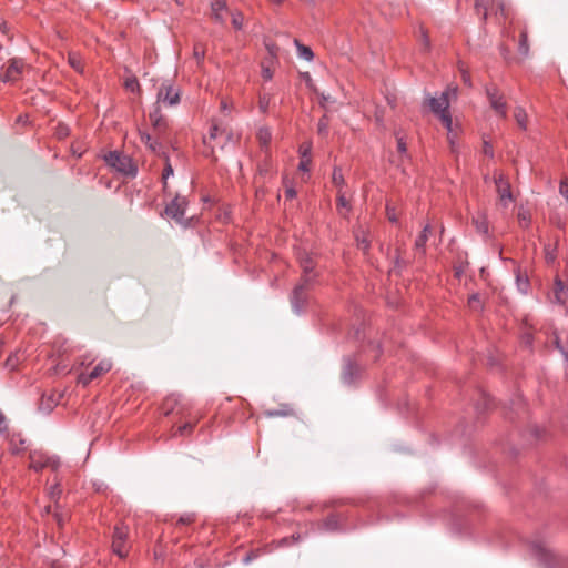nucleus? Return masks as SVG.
Masks as SVG:
<instances>
[{"label":"nucleus","mask_w":568,"mask_h":568,"mask_svg":"<svg viewBox=\"0 0 568 568\" xmlns=\"http://www.w3.org/2000/svg\"><path fill=\"white\" fill-rule=\"evenodd\" d=\"M26 64L23 60L13 58L9 60L8 64L3 68L0 78L3 82H16L20 79Z\"/></svg>","instance_id":"20e7f679"},{"label":"nucleus","mask_w":568,"mask_h":568,"mask_svg":"<svg viewBox=\"0 0 568 568\" xmlns=\"http://www.w3.org/2000/svg\"><path fill=\"white\" fill-rule=\"evenodd\" d=\"M337 206L341 214H344L342 210H345L346 212L349 211V203L343 190L337 191Z\"/></svg>","instance_id":"b1692460"},{"label":"nucleus","mask_w":568,"mask_h":568,"mask_svg":"<svg viewBox=\"0 0 568 568\" xmlns=\"http://www.w3.org/2000/svg\"><path fill=\"white\" fill-rule=\"evenodd\" d=\"M149 119L151 121L152 126L156 131H162L166 126V122L161 115L160 106L155 104L154 110L150 112Z\"/></svg>","instance_id":"ddd939ff"},{"label":"nucleus","mask_w":568,"mask_h":568,"mask_svg":"<svg viewBox=\"0 0 568 568\" xmlns=\"http://www.w3.org/2000/svg\"><path fill=\"white\" fill-rule=\"evenodd\" d=\"M8 429L7 418L3 413L0 410V433L6 432Z\"/></svg>","instance_id":"c03bdc74"},{"label":"nucleus","mask_w":568,"mask_h":568,"mask_svg":"<svg viewBox=\"0 0 568 568\" xmlns=\"http://www.w3.org/2000/svg\"><path fill=\"white\" fill-rule=\"evenodd\" d=\"M141 141L153 152L159 151V144L158 142L149 134V133H141L140 134Z\"/></svg>","instance_id":"4be33fe9"},{"label":"nucleus","mask_w":568,"mask_h":568,"mask_svg":"<svg viewBox=\"0 0 568 568\" xmlns=\"http://www.w3.org/2000/svg\"><path fill=\"white\" fill-rule=\"evenodd\" d=\"M463 81L465 83H468L469 82V75L466 73V72H463Z\"/></svg>","instance_id":"603ef678"},{"label":"nucleus","mask_w":568,"mask_h":568,"mask_svg":"<svg viewBox=\"0 0 568 568\" xmlns=\"http://www.w3.org/2000/svg\"><path fill=\"white\" fill-rule=\"evenodd\" d=\"M300 264H301V267H302L303 273H304L303 278H310L311 280V276L308 274L314 270V266H315L313 257L310 254L304 253L300 257Z\"/></svg>","instance_id":"2eb2a0df"},{"label":"nucleus","mask_w":568,"mask_h":568,"mask_svg":"<svg viewBox=\"0 0 568 568\" xmlns=\"http://www.w3.org/2000/svg\"><path fill=\"white\" fill-rule=\"evenodd\" d=\"M141 141L153 152L159 151V144L158 142L149 134V133H141L140 134Z\"/></svg>","instance_id":"5701e85b"},{"label":"nucleus","mask_w":568,"mask_h":568,"mask_svg":"<svg viewBox=\"0 0 568 568\" xmlns=\"http://www.w3.org/2000/svg\"><path fill=\"white\" fill-rule=\"evenodd\" d=\"M516 283L518 286V290L521 293H526L529 286L528 278L526 276L520 275L519 273L516 275Z\"/></svg>","instance_id":"cd10ccee"},{"label":"nucleus","mask_w":568,"mask_h":568,"mask_svg":"<svg viewBox=\"0 0 568 568\" xmlns=\"http://www.w3.org/2000/svg\"><path fill=\"white\" fill-rule=\"evenodd\" d=\"M495 184L499 197V203L503 206H507L514 201L509 181L505 179L503 173H499L495 175Z\"/></svg>","instance_id":"39448f33"},{"label":"nucleus","mask_w":568,"mask_h":568,"mask_svg":"<svg viewBox=\"0 0 568 568\" xmlns=\"http://www.w3.org/2000/svg\"><path fill=\"white\" fill-rule=\"evenodd\" d=\"M50 466L53 469L58 467V463L50 457L44 456L42 453L34 452L30 454V467L34 470H40L43 467Z\"/></svg>","instance_id":"6e6552de"},{"label":"nucleus","mask_w":568,"mask_h":568,"mask_svg":"<svg viewBox=\"0 0 568 568\" xmlns=\"http://www.w3.org/2000/svg\"><path fill=\"white\" fill-rule=\"evenodd\" d=\"M268 105H270V98L263 95L260 98V101H258V108L261 110V112L265 113L268 109Z\"/></svg>","instance_id":"e433bc0d"},{"label":"nucleus","mask_w":568,"mask_h":568,"mask_svg":"<svg viewBox=\"0 0 568 568\" xmlns=\"http://www.w3.org/2000/svg\"><path fill=\"white\" fill-rule=\"evenodd\" d=\"M310 150H311V146H310V145L305 146V148L303 149V151H302V154H305V158H310V156H308Z\"/></svg>","instance_id":"3c124183"},{"label":"nucleus","mask_w":568,"mask_h":568,"mask_svg":"<svg viewBox=\"0 0 568 568\" xmlns=\"http://www.w3.org/2000/svg\"><path fill=\"white\" fill-rule=\"evenodd\" d=\"M397 149L399 152L404 153L406 151V144L402 138H397Z\"/></svg>","instance_id":"49530a36"},{"label":"nucleus","mask_w":568,"mask_h":568,"mask_svg":"<svg viewBox=\"0 0 568 568\" xmlns=\"http://www.w3.org/2000/svg\"><path fill=\"white\" fill-rule=\"evenodd\" d=\"M243 24H244V17L241 12H233L232 13V26L237 29V30H241L243 28Z\"/></svg>","instance_id":"c85d7f7f"},{"label":"nucleus","mask_w":568,"mask_h":568,"mask_svg":"<svg viewBox=\"0 0 568 568\" xmlns=\"http://www.w3.org/2000/svg\"><path fill=\"white\" fill-rule=\"evenodd\" d=\"M4 343L3 338L0 336V346H2Z\"/></svg>","instance_id":"6e6d98bb"},{"label":"nucleus","mask_w":568,"mask_h":568,"mask_svg":"<svg viewBox=\"0 0 568 568\" xmlns=\"http://www.w3.org/2000/svg\"><path fill=\"white\" fill-rule=\"evenodd\" d=\"M172 174H173V169H172L169 160L165 158V168L163 171V179L166 180Z\"/></svg>","instance_id":"a19ab883"},{"label":"nucleus","mask_w":568,"mask_h":568,"mask_svg":"<svg viewBox=\"0 0 568 568\" xmlns=\"http://www.w3.org/2000/svg\"><path fill=\"white\" fill-rule=\"evenodd\" d=\"M180 101V89L175 87L170 80L161 83L156 94V105H175Z\"/></svg>","instance_id":"f03ea898"},{"label":"nucleus","mask_w":568,"mask_h":568,"mask_svg":"<svg viewBox=\"0 0 568 568\" xmlns=\"http://www.w3.org/2000/svg\"><path fill=\"white\" fill-rule=\"evenodd\" d=\"M428 232H429V225H426L423 230V232L420 233V235L416 239L415 241V250L417 252H422L424 253V247H425V244L427 242V239H428Z\"/></svg>","instance_id":"6ab92c4d"},{"label":"nucleus","mask_w":568,"mask_h":568,"mask_svg":"<svg viewBox=\"0 0 568 568\" xmlns=\"http://www.w3.org/2000/svg\"><path fill=\"white\" fill-rule=\"evenodd\" d=\"M387 217L390 222H396L398 220V215L394 207L387 206Z\"/></svg>","instance_id":"79ce46f5"},{"label":"nucleus","mask_w":568,"mask_h":568,"mask_svg":"<svg viewBox=\"0 0 568 568\" xmlns=\"http://www.w3.org/2000/svg\"><path fill=\"white\" fill-rule=\"evenodd\" d=\"M566 298H567V287L559 278H557L555 281V285H554V290H552V300L556 303L562 304V303H565Z\"/></svg>","instance_id":"f8f14e48"},{"label":"nucleus","mask_w":568,"mask_h":568,"mask_svg":"<svg viewBox=\"0 0 568 568\" xmlns=\"http://www.w3.org/2000/svg\"><path fill=\"white\" fill-rule=\"evenodd\" d=\"M193 55L196 59L197 63H200L203 60L204 55H205V48H204V45L201 44V43H196L194 45Z\"/></svg>","instance_id":"7c9ffc66"},{"label":"nucleus","mask_w":568,"mask_h":568,"mask_svg":"<svg viewBox=\"0 0 568 568\" xmlns=\"http://www.w3.org/2000/svg\"><path fill=\"white\" fill-rule=\"evenodd\" d=\"M487 97L491 109L501 118L507 115V103L504 95L498 91L497 88H487Z\"/></svg>","instance_id":"423d86ee"},{"label":"nucleus","mask_w":568,"mask_h":568,"mask_svg":"<svg viewBox=\"0 0 568 568\" xmlns=\"http://www.w3.org/2000/svg\"><path fill=\"white\" fill-rule=\"evenodd\" d=\"M469 305L470 307L473 308H478L479 307V298L477 295H473L469 300Z\"/></svg>","instance_id":"a18cd8bd"},{"label":"nucleus","mask_w":568,"mask_h":568,"mask_svg":"<svg viewBox=\"0 0 568 568\" xmlns=\"http://www.w3.org/2000/svg\"><path fill=\"white\" fill-rule=\"evenodd\" d=\"M105 161L109 165L125 175L133 176L136 173V166L126 155H122L118 152H110L108 155H105Z\"/></svg>","instance_id":"7ed1b4c3"},{"label":"nucleus","mask_w":568,"mask_h":568,"mask_svg":"<svg viewBox=\"0 0 568 568\" xmlns=\"http://www.w3.org/2000/svg\"><path fill=\"white\" fill-rule=\"evenodd\" d=\"M211 9H212V18L216 22L223 24L225 22L223 11H225L227 9L226 0H213V2L211 4Z\"/></svg>","instance_id":"9b49d317"},{"label":"nucleus","mask_w":568,"mask_h":568,"mask_svg":"<svg viewBox=\"0 0 568 568\" xmlns=\"http://www.w3.org/2000/svg\"><path fill=\"white\" fill-rule=\"evenodd\" d=\"M112 368V363L108 359L101 361L91 372V377L98 378L106 374Z\"/></svg>","instance_id":"dca6fc26"},{"label":"nucleus","mask_w":568,"mask_h":568,"mask_svg":"<svg viewBox=\"0 0 568 568\" xmlns=\"http://www.w3.org/2000/svg\"><path fill=\"white\" fill-rule=\"evenodd\" d=\"M196 568H202V566L199 565V566H196Z\"/></svg>","instance_id":"4d7b16f0"},{"label":"nucleus","mask_w":568,"mask_h":568,"mask_svg":"<svg viewBox=\"0 0 568 568\" xmlns=\"http://www.w3.org/2000/svg\"><path fill=\"white\" fill-rule=\"evenodd\" d=\"M356 241H357V246L363 251V252H366L369 244H368V241L365 236L364 233H362V235L357 234L356 235Z\"/></svg>","instance_id":"473e14b6"},{"label":"nucleus","mask_w":568,"mask_h":568,"mask_svg":"<svg viewBox=\"0 0 568 568\" xmlns=\"http://www.w3.org/2000/svg\"><path fill=\"white\" fill-rule=\"evenodd\" d=\"M310 164H311V159L305 158V154H302L298 169L306 172L310 169Z\"/></svg>","instance_id":"4c0bfd02"},{"label":"nucleus","mask_w":568,"mask_h":568,"mask_svg":"<svg viewBox=\"0 0 568 568\" xmlns=\"http://www.w3.org/2000/svg\"><path fill=\"white\" fill-rule=\"evenodd\" d=\"M262 77L264 78V80L268 81L272 79L273 77V70L271 69L270 65H263L262 67Z\"/></svg>","instance_id":"ea45409f"},{"label":"nucleus","mask_w":568,"mask_h":568,"mask_svg":"<svg viewBox=\"0 0 568 568\" xmlns=\"http://www.w3.org/2000/svg\"><path fill=\"white\" fill-rule=\"evenodd\" d=\"M556 343H557V347L560 349V352L564 354V356H565L566 358H568V349H564V348L559 345V342H558V341H556Z\"/></svg>","instance_id":"8fccbe9b"},{"label":"nucleus","mask_w":568,"mask_h":568,"mask_svg":"<svg viewBox=\"0 0 568 568\" xmlns=\"http://www.w3.org/2000/svg\"><path fill=\"white\" fill-rule=\"evenodd\" d=\"M272 1H273L274 3H277V4H280V3H282V2H283V0H272Z\"/></svg>","instance_id":"5fc2aeb1"},{"label":"nucleus","mask_w":568,"mask_h":568,"mask_svg":"<svg viewBox=\"0 0 568 568\" xmlns=\"http://www.w3.org/2000/svg\"><path fill=\"white\" fill-rule=\"evenodd\" d=\"M125 88L132 92H135L140 89V84L135 78H130L125 80Z\"/></svg>","instance_id":"f704fd0d"},{"label":"nucleus","mask_w":568,"mask_h":568,"mask_svg":"<svg viewBox=\"0 0 568 568\" xmlns=\"http://www.w3.org/2000/svg\"><path fill=\"white\" fill-rule=\"evenodd\" d=\"M174 1L179 3V0H174Z\"/></svg>","instance_id":"13d9d810"},{"label":"nucleus","mask_w":568,"mask_h":568,"mask_svg":"<svg viewBox=\"0 0 568 568\" xmlns=\"http://www.w3.org/2000/svg\"><path fill=\"white\" fill-rule=\"evenodd\" d=\"M265 414L268 417H277V416H287L288 412H284V410H267Z\"/></svg>","instance_id":"37998d69"},{"label":"nucleus","mask_w":568,"mask_h":568,"mask_svg":"<svg viewBox=\"0 0 568 568\" xmlns=\"http://www.w3.org/2000/svg\"><path fill=\"white\" fill-rule=\"evenodd\" d=\"M69 63L74 70L82 72V70H83L82 61L78 55L70 54Z\"/></svg>","instance_id":"2f4dec72"},{"label":"nucleus","mask_w":568,"mask_h":568,"mask_svg":"<svg viewBox=\"0 0 568 568\" xmlns=\"http://www.w3.org/2000/svg\"><path fill=\"white\" fill-rule=\"evenodd\" d=\"M458 124H454L452 122V131L449 129H447V139L452 145V148L454 149V145H455V140L457 139L458 136Z\"/></svg>","instance_id":"c756f323"},{"label":"nucleus","mask_w":568,"mask_h":568,"mask_svg":"<svg viewBox=\"0 0 568 568\" xmlns=\"http://www.w3.org/2000/svg\"><path fill=\"white\" fill-rule=\"evenodd\" d=\"M271 131L267 128H261L257 132V139L263 145H267L271 141Z\"/></svg>","instance_id":"bb28decb"},{"label":"nucleus","mask_w":568,"mask_h":568,"mask_svg":"<svg viewBox=\"0 0 568 568\" xmlns=\"http://www.w3.org/2000/svg\"><path fill=\"white\" fill-rule=\"evenodd\" d=\"M458 88L450 85L448 87L438 98H430L428 104L430 110L437 114L446 129L452 131V116L448 112V108L452 101L457 99Z\"/></svg>","instance_id":"f257e3e1"},{"label":"nucleus","mask_w":568,"mask_h":568,"mask_svg":"<svg viewBox=\"0 0 568 568\" xmlns=\"http://www.w3.org/2000/svg\"><path fill=\"white\" fill-rule=\"evenodd\" d=\"M308 284H310V278H303L302 283L298 284L293 291L292 304H293L294 308L297 311L303 306V304L306 300L305 291H306V287Z\"/></svg>","instance_id":"9d476101"},{"label":"nucleus","mask_w":568,"mask_h":568,"mask_svg":"<svg viewBox=\"0 0 568 568\" xmlns=\"http://www.w3.org/2000/svg\"><path fill=\"white\" fill-rule=\"evenodd\" d=\"M193 428V426L189 423L182 425V426H179L174 432H173V436H184L186 433H190L191 429Z\"/></svg>","instance_id":"72a5a7b5"},{"label":"nucleus","mask_w":568,"mask_h":568,"mask_svg":"<svg viewBox=\"0 0 568 568\" xmlns=\"http://www.w3.org/2000/svg\"><path fill=\"white\" fill-rule=\"evenodd\" d=\"M519 52L526 57L528 54V51H529V47H528V39H527V33L525 31H523L520 33V39H519Z\"/></svg>","instance_id":"a878e982"},{"label":"nucleus","mask_w":568,"mask_h":568,"mask_svg":"<svg viewBox=\"0 0 568 568\" xmlns=\"http://www.w3.org/2000/svg\"><path fill=\"white\" fill-rule=\"evenodd\" d=\"M517 217L521 227H527L529 225L531 216L527 209L520 206L517 213Z\"/></svg>","instance_id":"412c9836"},{"label":"nucleus","mask_w":568,"mask_h":568,"mask_svg":"<svg viewBox=\"0 0 568 568\" xmlns=\"http://www.w3.org/2000/svg\"><path fill=\"white\" fill-rule=\"evenodd\" d=\"M476 6H477L478 10H480V8H483V10H484V18L487 17L489 10H491V11L496 10V12L500 11L501 14L506 13L505 3H504L503 0H498L496 2V8H495V2L489 8L485 0H477V4Z\"/></svg>","instance_id":"4468645a"},{"label":"nucleus","mask_w":568,"mask_h":568,"mask_svg":"<svg viewBox=\"0 0 568 568\" xmlns=\"http://www.w3.org/2000/svg\"><path fill=\"white\" fill-rule=\"evenodd\" d=\"M285 193L286 196L290 199H293L295 196V191L293 189H287Z\"/></svg>","instance_id":"09e8293b"},{"label":"nucleus","mask_w":568,"mask_h":568,"mask_svg":"<svg viewBox=\"0 0 568 568\" xmlns=\"http://www.w3.org/2000/svg\"><path fill=\"white\" fill-rule=\"evenodd\" d=\"M332 182L335 187L338 190H343V185L345 183L344 176L342 174L341 169L335 168L333 171Z\"/></svg>","instance_id":"393cba45"},{"label":"nucleus","mask_w":568,"mask_h":568,"mask_svg":"<svg viewBox=\"0 0 568 568\" xmlns=\"http://www.w3.org/2000/svg\"><path fill=\"white\" fill-rule=\"evenodd\" d=\"M186 207V200L182 196H175L171 203L166 206L165 213L168 216L174 219L181 223L184 219V212Z\"/></svg>","instance_id":"0eeeda50"},{"label":"nucleus","mask_w":568,"mask_h":568,"mask_svg":"<svg viewBox=\"0 0 568 568\" xmlns=\"http://www.w3.org/2000/svg\"><path fill=\"white\" fill-rule=\"evenodd\" d=\"M473 223L479 233L486 234L488 232V222L483 213L478 212L477 215L473 217Z\"/></svg>","instance_id":"f3484780"},{"label":"nucleus","mask_w":568,"mask_h":568,"mask_svg":"<svg viewBox=\"0 0 568 568\" xmlns=\"http://www.w3.org/2000/svg\"><path fill=\"white\" fill-rule=\"evenodd\" d=\"M300 54L305 60H311L313 58V52L308 47L305 45H298Z\"/></svg>","instance_id":"c9c22d12"},{"label":"nucleus","mask_w":568,"mask_h":568,"mask_svg":"<svg viewBox=\"0 0 568 568\" xmlns=\"http://www.w3.org/2000/svg\"><path fill=\"white\" fill-rule=\"evenodd\" d=\"M327 128V122L325 119H322L318 123V131L320 133H323Z\"/></svg>","instance_id":"de8ad7c7"},{"label":"nucleus","mask_w":568,"mask_h":568,"mask_svg":"<svg viewBox=\"0 0 568 568\" xmlns=\"http://www.w3.org/2000/svg\"><path fill=\"white\" fill-rule=\"evenodd\" d=\"M93 379H94V377H91V373L90 374H80L78 377L79 384H81L83 386H87Z\"/></svg>","instance_id":"58836bf2"},{"label":"nucleus","mask_w":568,"mask_h":568,"mask_svg":"<svg viewBox=\"0 0 568 568\" xmlns=\"http://www.w3.org/2000/svg\"><path fill=\"white\" fill-rule=\"evenodd\" d=\"M126 539V531L122 528L116 527L113 534L112 548L113 551L121 558H124L128 554L124 542Z\"/></svg>","instance_id":"1a4fd4ad"},{"label":"nucleus","mask_w":568,"mask_h":568,"mask_svg":"<svg viewBox=\"0 0 568 568\" xmlns=\"http://www.w3.org/2000/svg\"><path fill=\"white\" fill-rule=\"evenodd\" d=\"M514 118H515V120H516V122H517V124H518V126H519V128H521V129H526V126H527V119H528V116H527L526 111H525L523 108L517 106V108L515 109V111H514Z\"/></svg>","instance_id":"a211bd4d"},{"label":"nucleus","mask_w":568,"mask_h":568,"mask_svg":"<svg viewBox=\"0 0 568 568\" xmlns=\"http://www.w3.org/2000/svg\"><path fill=\"white\" fill-rule=\"evenodd\" d=\"M58 494H60V490L57 491V490H52L51 491V497L54 498Z\"/></svg>","instance_id":"864d4df0"},{"label":"nucleus","mask_w":568,"mask_h":568,"mask_svg":"<svg viewBox=\"0 0 568 568\" xmlns=\"http://www.w3.org/2000/svg\"><path fill=\"white\" fill-rule=\"evenodd\" d=\"M224 134L227 135V138L230 136V134L226 133L224 129L220 128L217 124H213L210 130L209 138L205 139V143H209V141H215L219 138H222Z\"/></svg>","instance_id":"aec40b11"}]
</instances>
